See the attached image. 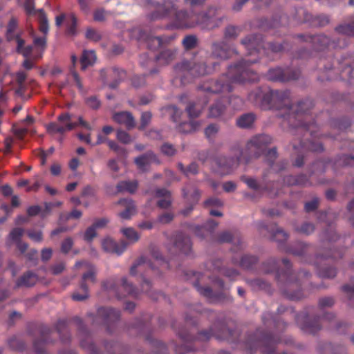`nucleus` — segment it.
<instances>
[{"instance_id": "obj_3", "label": "nucleus", "mask_w": 354, "mask_h": 354, "mask_svg": "<svg viewBox=\"0 0 354 354\" xmlns=\"http://www.w3.org/2000/svg\"><path fill=\"white\" fill-rule=\"evenodd\" d=\"M178 0H165L162 3H158L155 6V12L151 14L152 19L163 17H175L178 26L181 27H192L195 25L194 20L197 19L196 24H200L203 28L212 29L218 26L223 19V14L221 10L211 7L205 13L195 16L185 11H178Z\"/></svg>"}, {"instance_id": "obj_8", "label": "nucleus", "mask_w": 354, "mask_h": 354, "mask_svg": "<svg viewBox=\"0 0 354 354\" xmlns=\"http://www.w3.org/2000/svg\"><path fill=\"white\" fill-rule=\"evenodd\" d=\"M153 268L151 261H147L144 257H141L131 266L130 268V274L132 276H137L140 274L143 278V281L141 284L142 291L149 295L151 299L156 300L158 299V297L154 296L155 293L151 292V283L145 278V275L147 274L148 272L153 271Z\"/></svg>"}, {"instance_id": "obj_6", "label": "nucleus", "mask_w": 354, "mask_h": 354, "mask_svg": "<svg viewBox=\"0 0 354 354\" xmlns=\"http://www.w3.org/2000/svg\"><path fill=\"white\" fill-rule=\"evenodd\" d=\"M211 68L206 66L203 59H194L191 61H183L176 64L174 68L175 78H178L181 84H186L192 77H198L208 74Z\"/></svg>"}, {"instance_id": "obj_23", "label": "nucleus", "mask_w": 354, "mask_h": 354, "mask_svg": "<svg viewBox=\"0 0 354 354\" xmlns=\"http://www.w3.org/2000/svg\"><path fill=\"white\" fill-rule=\"evenodd\" d=\"M267 76L272 81H286L290 79L295 80L298 78L299 75L294 73L290 77H286L284 71L281 68H277L269 70Z\"/></svg>"}, {"instance_id": "obj_32", "label": "nucleus", "mask_w": 354, "mask_h": 354, "mask_svg": "<svg viewBox=\"0 0 354 354\" xmlns=\"http://www.w3.org/2000/svg\"><path fill=\"white\" fill-rule=\"evenodd\" d=\"M25 41L21 37H17L16 50L18 53L21 54L25 58H30L33 57L32 52L34 47L28 45L24 46ZM34 59V57H32Z\"/></svg>"}, {"instance_id": "obj_13", "label": "nucleus", "mask_w": 354, "mask_h": 354, "mask_svg": "<svg viewBox=\"0 0 354 354\" xmlns=\"http://www.w3.org/2000/svg\"><path fill=\"white\" fill-rule=\"evenodd\" d=\"M75 267L76 268H82L85 272L82 274V279L80 281V288L86 289L88 287L87 283H95L96 282V268L86 261H78L75 263Z\"/></svg>"}, {"instance_id": "obj_9", "label": "nucleus", "mask_w": 354, "mask_h": 354, "mask_svg": "<svg viewBox=\"0 0 354 354\" xmlns=\"http://www.w3.org/2000/svg\"><path fill=\"white\" fill-rule=\"evenodd\" d=\"M241 44L248 51L249 55L256 53L262 54L265 53L266 46L263 44L262 37L260 35H250L241 41ZM266 48L272 52L277 53L283 49L281 44H268Z\"/></svg>"}, {"instance_id": "obj_19", "label": "nucleus", "mask_w": 354, "mask_h": 354, "mask_svg": "<svg viewBox=\"0 0 354 354\" xmlns=\"http://www.w3.org/2000/svg\"><path fill=\"white\" fill-rule=\"evenodd\" d=\"M212 56L221 59H226L230 58L232 54H236V51L234 49H227L225 44L222 42H215L212 44Z\"/></svg>"}, {"instance_id": "obj_50", "label": "nucleus", "mask_w": 354, "mask_h": 354, "mask_svg": "<svg viewBox=\"0 0 354 354\" xmlns=\"http://www.w3.org/2000/svg\"><path fill=\"white\" fill-rule=\"evenodd\" d=\"M342 290L348 299L349 306L354 308V284L345 285L342 286Z\"/></svg>"}, {"instance_id": "obj_60", "label": "nucleus", "mask_w": 354, "mask_h": 354, "mask_svg": "<svg viewBox=\"0 0 354 354\" xmlns=\"http://www.w3.org/2000/svg\"><path fill=\"white\" fill-rule=\"evenodd\" d=\"M28 237L35 242H41L43 240L42 232L40 230H30L27 232Z\"/></svg>"}, {"instance_id": "obj_16", "label": "nucleus", "mask_w": 354, "mask_h": 354, "mask_svg": "<svg viewBox=\"0 0 354 354\" xmlns=\"http://www.w3.org/2000/svg\"><path fill=\"white\" fill-rule=\"evenodd\" d=\"M101 77L102 80L106 82L110 79H113L112 83L109 84V86L114 88L117 86L119 82L124 77V71L116 67H113L109 69L101 71Z\"/></svg>"}, {"instance_id": "obj_20", "label": "nucleus", "mask_w": 354, "mask_h": 354, "mask_svg": "<svg viewBox=\"0 0 354 354\" xmlns=\"http://www.w3.org/2000/svg\"><path fill=\"white\" fill-rule=\"evenodd\" d=\"M118 203L123 207L124 209L118 214L122 220H129L136 213V206L133 201L129 198L120 200Z\"/></svg>"}, {"instance_id": "obj_25", "label": "nucleus", "mask_w": 354, "mask_h": 354, "mask_svg": "<svg viewBox=\"0 0 354 354\" xmlns=\"http://www.w3.org/2000/svg\"><path fill=\"white\" fill-rule=\"evenodd\" d=\"M155 196L160 198L158 202V206L162 209L168 208L171 203V194L166 189H158L156 191Z\"/></svg>"}, {"instance_id": "obj_57", "label": "nucleus", "mask_w": 354, "mask_h": 354, "mask_svg": "<svg viewBox=\"0 0 354 354\" xmlns=\"http://www.w3.org/2000/svg\"><path fill=\"white\" fill-rule=\"evenodd\" d=\"M24 9L29 15H37L38 17V10L35 9V2L33 0H26L24 3Z\"/></svg>"}, {"instance_id": "obj_30", "label": "nucleus", "mask_w": 354, "mask_h": 354, "mask_svg": "<svg viewBox=\"0 0 354 354\" xmlns=\"http://www.w3.org/2000/svg\"><path fill=\"white\" fill-rule=\"evenodd\" d=\"M176 50L165 49L156 56V61L160 65H167L176 59Z\"/></svg>"}, {"instance_id": "obj_42", "label": "nucleus", "mask_w": 354, "mask_h": 354, "mask_svg": "<svg viewBox=\"0 0 354 354\" xmlns=\"http://www.w3.org/2000/svg\"><path fill=\"white\" fill-rule=\"evenodd\" d=\"M220 261L216 260L213 263L214 269L218 270L223 275L228 277L230 280H234L239 274V272L234 269H221L220 268Z\"/></svg>"}, {"instance_id": "obj_4", "label": "nucleus", "mask_w": 354, "mask_h": 354, "mask_svg": "<svg viewBox=\"0 0 354 354\" xmlns=\"http://www.w3.org/2000/svg\"><path fill=\"white\" fill-rule=\"evenodd\" d=\"M257 60V59H243L239 63L230 66L227 73L222 75L218 80L206 82L200 86L199 89L205 94L226 93L233 90L234 84L256 80L257 75L249 68V66L256 63Z\"/></svg>"}, {"instance_id": "obj_5", "label": "nucleus", "mask_w": 354, "mask_h": 354, "mask_svg": "<svg viewBox=\"0 0 354 354\" xmlns=\"http://www.w3.org/2000/svg\"><path fill=\"white\" fill-rule=\"evenodd\" d=\"M272 142V138L270 136L262 134L254 136L247 143L244 152L238 151L236 153V157L220 156L216 160L218 166V172L221 175H226L231 173L236 169L241 158L239 155H248V158H243L245 163H248L252 158H256L264 152L267 146Z\"/></svg>"}, {"instance_id": "obj_43", "label": "nucleus", "mask_w": 354, "mask_h": 354, "mask_svg": "<svg viewBox=\"0 0 354 354\" xmlns=\"http://www.w3.org/2000/svg\"><path fill=\"white\" fill-rule=\"evenodd\" d=\"M283 182L287 185H305L307 183V178L304 175L299 176H288L284 178Z\"/></svg>"}, {"instance_id": "obj_34", "label": "nucleus", "mask_w": 354, "mask_h": 354, "mask_svg": "<svg viewBox=\"0 0 354 354\" xmlns=\"http://www.w3.org/2000/svg\"><path fill=\"white\" fill-rule=\"evenodd\" d=\"M255 118V115L253 113H245L237 118L236 124L240 128H249L253 124Z\"/></svg>"}, {"instance_id": "obj_59", "label": "nucleus", "mask_w": 354, "mask_h": 354, "mask_svg": "<svg viewBox=\"0 0 354 354\" xmlns=\"http://www.w3.org/2000/svg\"><path fill=\"white\" fill-rule=\"evenodd\" d=\"M108 146L111 149L113 150L115 152L118 153L119 156H126L127 151L124 148L119 146L116 142L112 140L107 141Z\"/></svg>"}, {"instance_id": "obj_24", "label": "nucleus", "mask_w": 354, "mask_h": 354, "mask_svg": "<svg viewBox=\"0 0 354 354\" xmlns=\"http://www.w3.org/2000/svg\"><path fill=\"white\" fill-rule=\"evenodd\" d=\"M139 39L144 40L149 48L156 50L163 44L165 41V39L153 35H148L145 32H141Z\"/></svg>"}, {"instance_id": "obj_54", "label": "nucleus", "mask_w": 354, "mask_h": 354, "mask_svg": "<svg viewBox=\"0 0 354 354\" xmlns=\"http://www.w3.org/2000/svg\"><path fill=\"white\" fill-rule=\"evenodd\" d=\"M88 288L81 289L80 287L72 295V299L76 301H82L88 297Z\"/></svg>"}, {"instance_id": "obj_33", "label": "nucleus", "mask_w": 354, "mask_h": 354, "mask_svg": "<svg viewBox=\"0 0 354 354\" xmlns=\"http://www.w3.org/2000/svg\"><path fill=\"white\" fill-rule=\"evenodd\" d=\"M217 223L213 220L207 222L205 226H194L193 230L196 236L203 238L205 236V232H211L216 226Z\"/></svg>"}, {"instance_id": "obj_2", "label": "nucleus", "mask_w": 354, "mask_h": 354, "mask_svg": "<svg viewBox=\"0 0 354 354\" xmlns=\"http://www.w3.org/2000/svg\"><path fill=\"white\" fill-rule=\"evenodd\" d=\"M197 320L195 317L187 316L185 320V326L180 327L177 322L172 324V328L176 330L183 343L175 348L176 354H186L195 348L192 344L196 341L206 342L212 337H215L219 340H226L229 342H235L238 340L239 333L236 330H232L234 324L232 322L219 320L214 324L209 330H204L196 332V326Z\"/></svg>"}, {"instance_id": "obj_53", "label": "nucleus", "mask_w": 354, "mask_h": 354, "mask_svg": "<svg viewBox=\"0 0 354 354\" xmlns=\"http://www.w3.org/2000/svg\"><path fill=\"white\" fill-rule=\"evenodd\" d=\"M335 299L333 297L326 296L321 297L319 299V306L321 308H330L334 306Z\"/></svg>"}, {"instance_id": "obj_31", "label": "nucleus", "mask_w": 354, "mask_h": 354, "mask_svg": "<svg viewBox=\"0 0 354 354\" xmlns=\"http://www.w3.org/2000/svg\"><path fill=\"white\" fill-rule=\"evenodd\" d=\"M38 281V277L32 272H27L22 275L17 281L18 287H30L34 286Z\"/></svg>"}, {"instance_id": "obj_51", "label": "nucleus", "mask_w": 354, "mask_h": 354, "mask_svg": "<svg viewBox=\"0 0 354 354\" xmlns=\"http://www.w3.org/2000/svg\"><path fill=\"white\" fill-rule=\"evenodd\" d=\"M9 346L15 351H21L25 349L24 342L17 337H12L8 340Z\"/></svg>"}, {"instance_id": "obj_22", "label": "nucleus", "mask_w": 354, "mask_h": 354, "mask_svg": "<svg viewBox=\"0 0 354 354\" xmlns=\"http://www.w3.org/2000/svg\"><path fill=\"white\" fill-rule=\"evenodd\" d=\"M113 119L115 122L124 124L129 129L135 127V120L129 112L122 111L116 113L113 115Z\"/></svg>"}, {"instance_id": "obj_38", "label": "nucleus", "mask_w": 354, "mask_h": 354, "mask_svg": "<svg viewBox=\"0 0 354 354\" xmlns=\"http://www.w3.org/2000/svg\"><path fill=\"white\" fill-rule=\"evenodd\" d=\"M24 232V229L16 227L11 230L6 239V245L10 246L12 243H17L21 241Z\"/></svg>"}, {"instance_id": "obj_7", "label": "nucleus", "mask_w": 354, "mask_h": 354, "mask_svg": "<svg viewBox=\"0 0 354 354\" xmlns=\"http://www.w3.org/2000/svg\"><path fill=\"white\" fill-rule=\"evenodd\" d=\"M102 287L104 291L112 293L118 299H124L127 296L137 297L139 295V290L126 277H122L119 282L113 278L109 279L102 282Z\"/></svg>"}, {"instance_id": "obj_29", "label": "nucleus", "mask_w": 354, "mask_h": 354, "mask_svg": "<svg viewBox=\"0 0 354 354\" xmlns=\"http://www.w3.org/2000/svg\"><path fill=\"white\" fill-rule=\"evenodd\" d=\"M18 21L16 18L12 17L8 22L6 30V37L8 41L15 40L17 42V37H21V31L17 32Z\"/></svg>"}, {"instance_id": "obj_47", "label": "nucleus", "mask_w": 354, "mask_h": 354, "mask_svg": "<svg viewBox=\"0 0 354 354\" xmlns=\"http://www.w3.org/2000/svg\"><path fill=\"white\" fill-rule=\"evenodd\" d=\"M146 339L154 348H157V351H155V354H167V348L164 343L159 340L153 339L149 336H147Z\"/></svg>"}, {"instance_id": "obj_58", "label": "nucleus", "mask_w": 354, "mask_h": 354, "mask_svg": "<svg viewBox=\"0 0 354 354\" xmlns=\"http://www.w3.org/2000/svg\"><path fill=\"white\" fill-rule=\"evenodd\" d=\"M240 34V30L235 26H228L225 31V37L227 39H235Z\"/></svg>"}, {"instance_id": "obj_26", "label": "nucleus", "mask_w": 354, "mask_h": 354, "mask_svg": "<svg viewBox=\"0 0 354 354\" xmlns=\"http://www.w3.org/2000/svg\"><path fill=\"white\" fill-rule=\"evenodd\" d=\"M69 322L66 319L59 320L56 324V330L60 336V339L62 343H68L71 340V335L68 333Z\"/></svg>"}, {"instance_id": "obj_44", "label": "nucleus", "mask_w": 354, "mask_h": 354, "mask_svg": "<svg viewBox=\"0 0 354 354\" xmlns=\"http://www.w3.org/2000/svg\"><path fill=\"white\" fill-rule=\"evenodd\" d=\"M317 50H322L330 45V39L326 35H317L313 38Z\"/></svg>"}, {"instance_id": "obj_1", "label": "nucleus", "mask_w": 354, "mask_h": 354, "mask_svg": "<svg viewBox=\"0 0 354 354\" xmlns=\"http://www.w3.org/2000/svg\"><path fill=\"white\" fill-rule=\"evenodd\" d=\"M248 100L263 109L275 106L283 111L281 114L283 128H299L302 133L304 131H311V125L301 122L306 120L308 115L305 109L307 102H301L296 105H290V95L288 91L268 90L263 91L257 88L248 95Z\"/></svg>"}, {"instance_id": "obj_36", "label": "nucleus", "mask_w": 354, "mask_h": 354, "mask_svg": "<svg viewBox=\"0 0 354 354\" xmlns=\"http://www.w3.org/2000/svg\"><path fill=\"white\" fill-rule=\"evenodd\" d=\"M96 60V56L93 50H84L81 57L82 69L85 70L88 66L93 65Z\"/></svg>"}, {"instance_id": "obj_10", "label": "nucleus", "mask_w": 354, "mask_h": 354, "mask_svg": "<svg viewBox=\"0 0 354 354\" xmlns=\"http://www.w3.org/2000/svg\"><path fill=\"white\" fill-rule=\"evenodd\" d=\"M296 323L306 333L315 334L321 328L320 319L310 313V311H299L295 315Z\"/></svg>"}, {"instance_id": "obj_37", "label": "nucleus", "mask_w": 354, "mask_h": 354, "mask_svg": "<svg viewBox=\"0 0 354 354\" xmlns=\"http://www.w3.org/2000/svg\"><path fill=\"white\" fill-rule=\"evenodd\" d=\"M207 102V101L205 100L203 102V104H201L200 102L189 104L186 108V111L188 113L189 117L191 119L198 117L203 109L204 105H205Z\"/></svg>"}, {"instance_id": "obj_28", "label": "nucleus", "mask_w": 354, "mask_h": 354, "mask_svg": "<svg viewBox=\"0 0 354 354\" xmlns=\"http://www.w3.org/2000/svg\"><path fill=\"white\" fill-rule=\"evenodd\" d=\"M246 283L254 291L263 290L267 292L271 291L270 284L262 279H247Z\"/></svg>"}, {"instance_id": "obj_21", "label": "nucleus", "mask_w": 354, "mask_h": 354, "mask_svg": "<svg viewBox=\"0 0 354 354\" xmlns=\"http://www.w3.org/2000/svg\"><path fill=\"white\" fill-rule=\"evenodd\" d=\"M194 286L196 287L197 291L199 292L201 295L204 296L207 299H209L212 302H216L221 301L225 297V292H217L215 293L213 290L209 287H202L199 285V282L196 281L194 283Z\"/></svg>"}, {"instance_id": "obj_27", "label": "nucleus", "mask_w": 354, "mask_h": 354, "mask_svg": "<svg viewBox=\"0 0 354 354\" xmlns=\"http://www.w3.org/2000/svg\"><path fill=\"white\" fill-rule=\"evenodd\" d=\"M183 193L184 198L192 204L196 203L200 198L198 189L194 185L187 184L183 189Z\"/></svg>"}, {"instance_id": "obj_17", "label": "nucleus", "mask_w": 354, "mask_h": 354, "mask_svg": "<svg viewBox=\"0 0 354 354\" xmlns=\"http://www.w3.org/2000/svg\"><path fill=\"white\" fill-rule=\"evenodd\" d=\"M192 249V242L190 238L183 234L176 235L171 253L180 252L187 254Z\"/></svg>"}, {"instance_id": "obj_46", "label": "nucleus", "mask_w": 354, "mask_h": 354, "mask_svg": "<svg viewBox=\"0 0 354 354\" xmlns=\"http://www.w3.org/2000/svg\"><path fill=\"white\" fill-rule=\"evenodd\" d=\"M39 30L46 35L48 32V23L46 14L42 9L38 10Z\"/></svg>"}, {"instance_id": "obj_63", "label": "nucleus", "mask_w": 354, "mask_h": 354, "mask_svg": "<svg viewBox=\"0 0 354 354\" xmlns=\"http://www.w3.org/2000/svg\"><path fill=\"white\" fill-rule=\"evenodd\" d=\"M161 151L166 156H171L176 153V150L172 145L169 143H165L161 147Z\"/></svg>"}, {"instance_id": "obj_45", "label": "nucleus", "mask_w": 354, "mask_h": 354, "mask_svg": "<svg viewBox=\"0 0 354 354\" xmlns=\"http://www.w3.org/2000/svg\"><path fill=\"white\" fill-rule=\"evenodd\" d=\"M121 232L131 243H136L140 239L138 233L132 227L122 228Z\"/></svg>"}, {"instance_id": "obj_55", "label": "nucleus", "mask_w": 354, "mask_h": 354, "mask_svg": "<svg viewBox=\"0 0 354 354\" xmlns=\"http://www.w3.org/2000/svg\"><path fill=\"white\" fill-rule=\"evenodd\" d=\"M336 31L342 35H354V21L352 24H343L338 26L336 28Z\"/></svg>"}, {"instance_id": "obj_48", "label": "nucleus", "mask_w": 354, "mask_h": 354, "mask_svg": "<svg viewBox=\"0 0 354 354\" xmlns=\"http://www.w3.org/2000/svg\"><path fill=\"white\" fill-rule=\"evenodd\" d=\"M198 127L199 123L198 122L191 120L189 122L180 124L178 127V131L184 133H188L196 131Z\"/></svg>"}, {"instance_id": "obj_62", "label": "nucleus", "mask_w": 354, "mask_h": 354, "mask_svg": "<svg viewBox=\"0 0 354 354\" xmlns=\"http://www.w3.org/2000/svg\"><path fill=\"white\" fill-rule=\"evenodd\" d=\"M109 12L104 9H97L93 14L94 20L96 21H104L108 15Z\"/></svg>"}, {"instance_id": "obj_18", "label": "nucleus", "mask_w": 354, "mask_h": 354, "mask_svg": "<svg viewBox=\"0 0 354 354\" xmlns=\"http://www.w3.org/2000/svg\"><path fill=\"white\" fill-rule=\"evenodd\" d=\"M135 163L140 170L145 171L148 169L151 164H159L160 161L152 151H148L145 154L137 157L135 159Z\"/></svg>"}, {"instance_id": "obj_11", "label": "nucleus", "mask_w": 354, "mask_h": 354, "mask_svg": "<svg viewBox=\"0 0 354 354\" xmlns=\"http://www.w3.org/2000/svg\"><path fill=\"white\" fill-rule=\"evenodd\" d=\"M34 330L30 328V333L32 335H39V337L36 339L33 343L34 351L36 354H48L46 351V345L50 342L48 335L51 333L46 326L43 324H32Z\"/></svg>"}, {"instance_id": "obj_56", "label": "nucleus", "mask_w": 354, "mask_h": 354, "mask_svg": "<svg viewBox=\"0 0 354 354\" xmlns=\"http://www.w3.org/2000/svg\"><path fill=\"white\" fill-rule=\"evenodd\" d=\"M277 261L274 259H271L266 261L262 266V270L265 273H270L277 269Z\"/></svg>"}, {"instance_id": "obj_64", "label": "nucleus", "mask_w": 354, "mask_h": 354, "mask_svg": "<svg viewBox=\"0 0 354 354\" xmlns=\"http://www.w3.org/2000/svg\"><path fill=\"white\" fill-rule=\"evenodd\" d=\"M86 103L88 106L94 109H98L101 105L100 101L96 96L87 97L86 99Z\"/></svg>"}, {"instance_id": "obj_14", "label": "nucleus", "mask_w": 354, "mask_h": 354, "mask_svg": "<svg viewBox=\"0 0 354 354\" xmlns=\"http://www.w3.org/2000/svg\"><path fill=\"white\" fill-rule=\"evenodd\" d=\"M76 323L80 335L81 337L80 346L82 348L90 351L92 354L98 353V348L91 342L90 334L86 329L82 319L78 317L74 319Z\"/></svg>"}, {"instance_id": "obj_49", "label": "nucleus", "mask_w": 354, "mask_h": 354, "mask_svg": "<svg viewBox=\"0 0 354 354\" xmlns=\"http://www.w3.org/2000/svg\"><path fill=\"white\" fill-rule=\"evenodd\" d=\"M220 127L217 124H209L204 131L206 138L209 140H213L219 131Z\"/></svg>"}, {"instance_id": "obj_35", "label": "nucleus", "mask_w": 354, "mask_h": 354, "mask_svg": "<svg viewBox=\"0 0 354 354\" xmlns=\"http://www.w3.org/2000/svg\"><path fill=\"white\" fill-rule=\"evenodd\" d=\"M287 289L284 291V294L288 298L292 300H299L304 297V295L301 290H297L294 292H292V290L295 287H297V285L292 283L290 281H288L286 283Z\"/></svg>"}, {"instance_id": "obj_39", "label": "nucleus", "mask_w": 354, "mask_h": 354, "mask_svg": "<svg viewBox=\"0 0 354 354\" xmlns=\"http://www.w3.org/2000/svg\"><path fill=\"white\" fill-rule=\"evenodd\" d=\"M138 187L137 181H122L117 185L118 192H127L134 193Z\"/></svg>"}, {"instance_id": "obj_12", "label": "nucleus", "mask_w": 354, "mask_h": 354, "mask_svg": "<svg viewBox=\"0 0 354 354\" xmlns=\"http://www.w3.org/2000/svg\"><path fill=\"white\" fill-rule=\"evenodd\" d=\"M77 125V123L71 121V116L68 113L60 115L58 117V123L52 122L47 125V131L49 133L63 134L66 131L74 129Z\"/></svg>"}, {"instance_id": "obj_52", "label": "nucleus", "mask_w": 354, "mask_h": 354, "mask_svg": "<svg viewBox=\"0 0 354 354\" xmlns=\"http://www.w3.org/2000/svg\"><path fill=\"white\" fill-rule=\"evenodd\" d=\"M257 261V258L254 256L245 255L241 259L240 266L244 269H251Z\"/></svg>"}, {"instance_id": "obj_61", "label": "nucleus", "mask_w": 354, "mask_h": 354, "mask_svg": "<svg viewBox=\"0 0 354 354\" xmlns=\"http://www.w3.org/2000/svg\"><path fill=\"white\" fill-rule=\"evenodd\" d=\"M151 120V113L150 112H144L142 113L141 115V121H140V125L139 127V129L141 130L145 129L148 124L150 123Z\"/></svg>"}, {"instance_id": "obj_40", "label": "nucleus", "mask_w": 354, "mask_h": 354, "mask_svg": "<svg viewBox=\"0 0 354 354\" xmlns=\"http://www.w3.org/2000/svg\"><path fill=\"white\" fill-rule=\"evenodd\" d=\"M33 44L35 48L37 50V53L34 55V59L40 58L42 55L43 52L44 51L46 46V37H35L33 39Z\"/></svg>"}, {"instance_id": "obj_41", "label": "nucleus", "mask_w": 354, "mask_h": 354, "mask_svg": "<svg viewBox=\"0 0 354 354\" xmlns=\"http://www.w3.org/2000/svg\"><path fill=\"white\" fill-rule=\"evenodd\" d=\"M225 106L220 101L212 105L209 109L208 116L209 118L220 117L225 111Z\"/></svg>"}, {"instance_id": "obj_15", "label": "nucleus", "mask_w": 354, "mask_h": 354, "mask_svg": "<svg viewBox=\"0 0 354 354\" xmlns=\"http://www.w3.org/2000/svg\"><path fill=\"white\" fill-rule=\"evenodd\" d=\"M101 244L104 252L116 254L119 256L121 255L127 248V243L125 241H121L118 243L110 237L102 239Z\"/></svg>"}]
</instances>
